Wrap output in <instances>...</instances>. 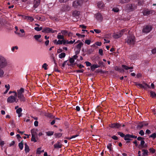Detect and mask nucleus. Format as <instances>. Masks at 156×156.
Here are the masks:
<instances>
[{
  "mask_svg": "<svg viewBox=\"0 0 156 156\" xmlns=\"http://www.w3.org/2000/svg\"><path fill=\"white\" fill-rule=\"evenodd\" d=\"M15 96L17 97L20 102H24L26 101V98L23 95L24 89L21 88L20 89L17 90V92H14Z\"/></svg>",
  "mask_w": 156,
  "mask_h": 156,
  "instance_id": "nucleus-1",
  "label": "nucleus"
},
{
  "mask_svg": "<svg viewBox=\"0 0 156 156\" xmlns=\"http://www.w3.org/2000/svg\"><path fill=\"white\" fill-rule=\"evenodd\" d=\"M135 37L133 35L128 36L125 39V42L128 44L130 45H134L135 43Z\"/></svg>",
  "mask_w": 156,
  "mask_h": 156,
  "instance_id": "nucleus-2",
  "label": "nucleus"
},
{
  "mask_svg": "<svg viewBox=\"0 0 156 156\" xmlns=\"http://www.w3.org/2000/svg\"><path fill=\"white\" fill-rule=\"evenodd\" d=\"M7 64L6 59L3 56L0 55V68H4L7 66Z\"/></svg>",
  "mask_w": 156,
  "mask_h": 156,
  "instance_id": "nucleus-3",
  "label": "nucleus"
},
{
  "mask_svg": "<svg viewBox=\"0 0 156 156\" xmlns=\"http://www.w3.org/2000/svg\"><path fill=\"white\" fill-rule=\"evenodd\" d=\"M18 101V99L17 98L15 95L9 96L7 99V102L9 103H13L14 102L17 103Z\"/></svg>",
  "mask_w": 156,
  "mask_h": 156,
  "instance_id": "nucleus-4",
  "label": "nucleus"
},
{
  "mask_svg": "<svg viewBox=\"0 0 156 156\" xmlns=\"http://www.w3.org/2000/svg\"><path fill=\"white\" fill-rule=\"evenodd\" d=\"M152 28V27L150 25L144 26L142 30V32L145 33H148L150 32Z\"/></svg>",
  "mask_w": 156,
  "mask_h": 156,
  "instance_id": "nucleus-5",
  "label": "nucleus"
},
{
  "mask_svg": "<svg viewBox=\"0 0 156 156\" xmlns=\"http://www.w3.org/2000/svg\"><path fill=\"white\" fill-rule=\"evenodd\" d=\"M126 31L127 30L126 29H123L117 34H114L113 35V37L115 38H119L122 36L124 32Z\"/></svg>",
  "mask_w": 156,
  "mask_h": 156,
  "instance_id": "nucleus-6",
  "label": "nucleus"
},
{
  "mask_svg": "<svg viewBox=\"0 0 156 156\" xmlns=\"http://www.w3.org/2000/svg\"><path fill=\"white\" fill-rule=\"evenodd\" d=\"M137 136H136L133 135H130L129 134H126L124 138V139L125 140H131V138L136 139Z\"/></svg>",
  "mask_w": 156,
  "mask_h": 156,
  "instance_id": "nucleus-7",
  "label": "nucleus"
},
{
  "mask_svg": "<svg viewBox=\"0 0 156 156\" xmlns=\"http://www.w3.org/2000/svg\"><path fill=\"white\" fill-rule=\"evenodd\" d=\"M82 4V1L80 0H76L74 1L73 2V6L74 8H77L79 6H80Z\"/></svg>",
  "mask_w": 156,
  "mask_h": 156,
  "instance_id": "nucleus-8",
  "label": "nucleus"
},
{
  "mask_svg": "<svg viewBox=\"0 0 156 156\" xmlns=\"http://www.w3.org/2000/svg\"><path fill=\"white\" fill-rule=\"evenodd\" d=\"M95 17L96 20L99 22H101L103 19V16L100 13H98L94 15Z\"/></svg>",
  "mask_w": 156,
  "mask_h": 156,
  "instance_id": "nucleus-9",
  "label": "nucleus"
},
{
  "mask_svg": "<svg viewBox=\"0 0 156 156\" xmlns=\"http://www.w3.org/2000/svg\"><path fill=\"white\" fill-rule=\"evenodd\" d=\"M55 31L53 30L52 29L48 27L44 28L42 30V32L45 33H54Z\"/></svg>",
  "mask_w": 156,
  "mask_h": 156,
  "instance_id": "nucleus-10",
  "label": "nucleus"
},
{
  "mask_svg": "<svg viewBox=\"0 0 156 156\" xmlns=\"http://www.w3.org/2000/svg\"><path fill=\"white\" fill-rule=\"evenodd\" d=\"M20 31L21 33H19L18 34V36L21 37H25L26 33L23 29H20Z\"/></svg>",
  "mask_w": 156,
  "mask_h": 156,
  "instance_id": "nucleus-11",
  "label": "nucleus"
},
{
  "mask_svg": "<svg viewBox=\"0 0 156 156\" xmlns=\"http://www.w3.org/2000/svg\"><path fill=\"white\" fill-rule=\"evenodd\" d=\"M121 126V125L118 123H114L109 125V127L112 128H118Z\"/></svg>",
  "mask_w": 156,
  "mask_h": 156,
  "instance_id": "nucleus-12",
  "label": "nucleus"
},
{
  "mask_svg": "<svg viewBox=\"0 0 156 156\" xmlns=\"http://www.w3.org/2000/svg\"><path fill=\"white\" fill-rule=\"evenodd\" d=\"M40 0H34V7L37 8L39 5L40 3Z\"/></svg>",
  "mask_w": 156,
  "mask_h": 156,
  "instance_id": "nucleus-13",
  "label": "nucleus"
},
{
  "mask_svg": "<svg viewBox=\"0 0 156 156\" xmlns=\"http://www.w3.org/2000/svg\"><path fill=\"white\" fill-rule=\"evenodd\" d=\"M80 14V12L77 11H75L73 12V16L76 18H78Z\"/></svg>",
  "mask_w": 156,
  "mask_h": 156,
  "instance_id": "nucleus-14",
  "label": "nucleus"
},
{
  "mask_svg": "<svg viewBox=\"0 0 156 156\" xmlns=\"http://www.w3.org/2000/svg\"><path fill=\"white\" fill-rule=\"evenodd\" d=\"M151 11L147 10H145L143 11V15H148L150 14H151Z\"/></svg>",
  "mask_w": 156,
  "mask_h": 156,
  "instance_id": "nucleus-15",
  "label": "nucleus"
},
{
  "mask_svg": "<svg viewBox=\"0 0 156 156\" xmlns=\"http://www.w3.org/2000/svg\"><path fill=\"white\" fill-rule=\"evenodd\" d=\"M5 87L6 89V90L4 92V94H5L10 89V87L9 85V84H8L5 85Z\"/></svg>",
  "mask_w": 156,
  "mask_h": 156,
  "instance_id": "nucleus-16",
  "label": "nucleus"
},
{
  "mask_svg": "<svg viewBox=\"0 0 156 156\" xmlns=\"http://www.w3.org/2000/svg\"><path fill=\"white\" fill-rule=\"evenodd\" d=\"M25 146V151L26 153L30 151V149L29 146L27 145V143L24 144Z\"/></svg>",
  "mask_w": 156,
  "mask_h": 156,
  "instance_id": "nucleus-17",
  "label": "nucleus"
},
{
  "mask_svg": "<svg viewBox=\"0 0 156 156\" xmlns=\"http://www.w3.org/2000/svg\"><path fill=\"white\" fill-rule=\"evenodd\" d=\"M100 67V66L97 64H94L91 66L90 67L91 70L92 71H94V69L96 68Z\"/></svg>",
  "mask_w": 156,
  "mask_h": 156,
  "instance_id": "nucleus-18",
  "label": "nucleus"
},
{
  "mask_svg": "<svg viewBox=\"0 0 156 156\" xmlns=\"http://www.w3.org/2000/svg\"><path fill=\"white\" fill-rule=\"evenodd\" d=\"M98 7L100 9L102 8L104 6V4L102 2H99L98 3Z\"/></svg>",
  "mask_w": 156,
  "mask_h": 156,
  "instance_id": "nucleus-19",
  "label": "nucleus"
},
{
  "mask_svg": "<svg viewBox=\"0 0 156 156\" xmlns=\"http://www.w3.org/2000/svg\"><path fill=\"white\" fill-rule=\"evenodd\" d=\"M122 68H123L124 69L126 70H127L129 69H132L133 68L132 67H129L124 65H122Z\"/></svg>",
  "mask_w": 156,
  "mask_h": 156,
  "instance_id": "nucleus-20",
  "label": "nucleus"
},
{
  "mask_svg": "<svg viewBox=\"0 0 156 156\" xmlns=\"http://www.w3.org/2000/svg\"><path fill=\"white\" fill-rule=\"evenodd\" d=\"M61 144L59 142H58L54 145V147L55 148H61Z\"/></svg>",
  "mask_w": 156,
  "mask_h": 156,
  "instance_id": "nucleus-21",
  "label": "nucleus"
},
{
  "mask_svg": "<svg viewBox=\"0 0 156 156\" xmlns=\"http://www.w3.org/2000/svg\"><path fill=\"white\" fill-rule=\"evenodd\" d=\"M61 34L60 33H58V35L57 36V38L59 39H63L64 38V36L62 35H61Z\"/></svg>",
  "mask_w": 156,
  "mask_h": 156,
  "instance_id": "nucleus-22",
  "label": "nucleus"
},
{
  "mask_svg": "<svg viewBox=\"0 0 156 156\" xmlns=\"http://www.w3.org/2000/svg\"><path fill=\"white\" fill-rule=\"evenodd\" d=\"M142 88L146 89L147 88H150V86L147 84L144 83L142 84Z\"/></svg>",
  "mask_w": 156,
  "mask_h": 156,
  "instance_id": "nucleus-23",
  "label": "nucleus"
},
{
  "mask_svg": "<svg viewBox=\"0 0 156 156\" xmlns=\"http://www.w3.org/2000/svg\"><path fill=\"white\" fill-rule=\"evenodd\" d=\"M142 151L143 152V156H147L148 155V152L147 150L143 149Z\"/></svg>",
  "mask_w": 156,
  "mask_h": 156,
  "instance_id": "nucleus-24",
  "label": "nucleus"
},
{
  "mask_svg": "<svg viewBox=\"0 0 156 156\" xmlns=\"http://www.w3.org/2000/svg\"><path fill=\"white\" fill-rule=\"evenodd\" d=\"M24 18L31 22L33 21L34 20V18L31 16H25Z\"/></svg>",
  "mask_w": 156,
  "mask_h": 156,
  "instance_id": "nucleus-25",
  "label": "nucleus"
},
{
  "mask_svg": "<svg viewBox=\"0 0 156 156\" xmlns=\"http://www.w3.org/2000/svg\"><path fill=\"white\" fill-rule=\"evenodd\" d=\"M31 135H34V136H37V133L36 131V130L34 129H32L31 130Z\"/></svg>",
  "mask_w": 156,
  "mask_h": 156,
  "instance_id": "nucleus-26",
  "label": "nucleus"
},
{
  "mask_svg": "<svg viewBox=\"0 0 156 156\" xmlns=\"http://www.w3.org/2000/svg\"><path fill=\"white\" fill-rule=\"evenodd\" d=\"M2 68H0V77H2L4 76V72Z\"/></svg>",
  "mask_w": 156,
  "mask_h": 156,
  "instance_id": "nucleus-27",
  "label": "nucleus"
},
{
  "mask_svg": "<svg viewBox=\"0 0 156 156\" xmlns=\"http://www.w3.org/2000/svg\"><path fill=\"white\" fill-rule=\"evenodd\" d=\"M83 45V44L82 42L79 43L77 45L76 48V49H79L81 50V47Z\"/></svg>",
  "mask_w": 156,
  "mask_h": 156,
  "instance_id": "nucleus-28",
  "label": "nucleus"
},
{
  "mask_svg": "<svg viewBox=\"0 0 156 156\" xmlns=\"http://www.w3.org/2000/svg\"><path fill=\"white\" fill-rule=\"evenodd\" d=\"M112 145L111 143H109L107 146V148L110 151L112 150Z\"/></svg>",
  "mask_w": 156,
  "mask_h": 156,
  "instance_id": "nucleus-29",
  "label": "nucleus"
},
{
  "mask_svg": "<svg viewBox=\"0 0 156 156\" xmlns=\"http://www.w3.org/2000/svg\"><path fill=\"white\" fill-rule=\"evenodd\" d=\"M66 56V54L64 52H62L58 56L59 58H62L65 57Z\"/></svg>",
  "mask_w": 156,
  "mask_h": 156,
  "instance_id": "nucleus-30",
  "label": "nucleus"
},
{
  "mask_svg": "<svg viewBox=\"0 0 156 156\" xmlns=\"http://www.w3.org/2000/svg\"><path fill=\"white\" fill-rule=\"evenodd\" d=\"M62 34L64 35H67L68 31L66 30H64L61 31V33Z\"/></svg>",
  "mask_w": 156,
  "mask_h": 156,
  "instance_id": "nucleus-31",
  "label": "nucleus"
},
{
  "mask_svg": "<svg viewBox=\"0 0 156 156\" xmlns=\"http://www.w3.org/2000/svg\"><path fill=\"white\" fill-rule=\"evenodd\" d=\"M150 96L152 98H154L156 97V94L154 92L151 91L150 92Z\"/></svg>",
  "mask_w": 156,
  "mask_h": 156,
  "instance_id": "nucleus-32",
  "label": "nucleus"
},
{
  "mask_svg": "<svg viewBox=\"0 0 156 156\" xmlns=\"http://www.w3.org/2000/svg\"><path fill=\"white\" fill-rule=\"evenodd\" d=\"M47 135L48 136L52 135L54 134V132L52 131H48L46 132Z\"/></svg>",
  "mask_w": 156,
  "mask_h": 156,
  "instance_id": "nucleus-33",
  "label": "nucleus"
},
{
  "mask_svg": "<svg viewBox=\"0 0 156 156\" xmlns=\"http://www.w3.org/2000/svg\"><path fill=\"white\" fill-rule=\"evenodd\" d=\"M18 146L19 148L21 150H22L23 149V143L22 142L19 143L18 144Z\"/></svg>",
  "mask_w": 156,
  "mask_h": 156,
  "instance_id": "nucleus-34",
  "label": "nucleus"
},
{
  "mask_svg": "<svg viewBox=\"0 0 156 156\" xmlns=\"http://www.w3.org/2000/svg\"><path fill=\"white\" fill-rule=\"evenodd\" d=\"M70 8L68 5H66L64 6V9L65 11H69Z\"/></svg>",
  "mask_w": 156,
  "mask_h": 156,
  "instance_id": "nucleus-35",
  "label": "nucleus"
},
{
  "mask_svg": "<svg viewBox=\"0 0 156 156\" xmlns=\"http://www.w3.org/2000/svg\"><path fill=\"white\" fill-rule=\"evenodd\" d=\"M41 37V35H36L34 36V37L36 40H38L39 38Z\"/></svg>",
  "mask_w": 156,
  "mask_h": 156,
  "instance_id": "nucleus-36",
  "label": "nucleus"
},
{
  "mask_svg": "<svg viewBox=\"0 0 156 156\" xmlns=\"http://www.w3.org/2000/svg\"><path fill=\"white\" fill-rule=\"evenodd\" d=\"M22 111V109L20 108L17 109L16 110V112L17 114H19Z\"/></svg>",
  "mask_w": 156,
  "mask_h": 156,
  "instance_id": "nucleus-37",
  "label": "nucleus"
},
{
  "mask_svg": "<svg viewBox=\"0 0 156 156\" xmlns=\"http://www.w3.org/2000/svg\"><path fill=\"white\" fill-rule=\"evenodd\" d=\"M34 29L37 31H40L42 29V28L41 27H36L34 28Z\"/></svg>",
  "mask_w": 156,
  "mask_h": 156,
  "instance_id": "nucleus-38",
  "label": "nucleus"
},
{
  "mask_svg": "<svg viewBox=\"0 0 156 156\" xmlns=\"http://www.w3.org/2000/svg\"><path fill=\"white\" fill-rule=\"evenodd\" d=\"M144 144L145 142L143 140L141 141L140 145H141L142 148H145V146L144 145Z\"/></svg>",
  "mask_w": 156,
  "mask_h": 156,
  "instance_id": "nucleus-39",
  "label": "nucleus"
},
{
  "mask_svg": "<svg viewBox=\"0 0 156 156\" xmlns=\"http://www.w3.org/2000/svg\"><path fill=\"white\" fill-rule=\"evenodd\" d=\"M41 147L38 148L37 149V151H36L37 154H41Z\"/></svg>",
  "mask_w": 156,
  "mask_h": 156,
  "instance_id": "nucleus-40",
  "label": "nucleus"
},
{
  "mask_svg": "<svg viewBox=\"0 0 156 156\" xmlns=\"http://www.w3.org/2000/svg\"><path fill=\"white\" fill-rule=\"evenodd\" d=\"M36 136H34V135H32V136L31 140L34 142H36L37 140H36Z\"/></svg>",
  "mask_w": 156,
  "mask_h": 156,
  "instance_id": "nucleus-41",
  "label": "nucleus"
},
{
  "mask_svg": "<svg viewBox=\"0 0 156 156\" xmlns=\"http://www.w3.org/2000/svg\"><path fill=\"white\" fill-rule=\"evenodd\" d=\"M54 63L55 64V68H54V70L55 71H56V72H60V71L57 69V64L55 61H54Z\"/></svg>",
  "mask_w": 156,
  "mask_h": 156,
  "instance_id": "nucleus-42",
  "label": "nucleus"
},
{
  "mask_svg": "<svg viewBox=\"0 0 156 156\" xmlns=\"http://www.w3.org/2000/svg\"><path fill=\"white\" fill-rule=\"evenodd\" d=\"M54 135L56 137H59L62 136V134L61 133H58L55 134Z\"/></svg>",
  "mask_w": 156,
  "mask_h": 156,
  "instance_id": "nucleus-43",
  "label": "nucleus"
},
{
  "mask_svg": "<svg viewBox=\"0 0 156 156\" xmlns=\"http://www.w3.org/2000/svg\"><path fill=\"white\" fill-rule=\"evenodd\" d=\"M150 137L151 138L154 139L156 137V134L155 133H154L152 134L151 135Z\"/></svg>",
  "mask_w": 156,
  "mask_h": 156,
  "instance_id": "nucleus-44",
  "label": "nucleus"
},
{
  "mask_svg": "<svg viewBox=\"0 0 156 156\" xmlns=\"http://www.w3.org/2000/svg\"><path fill=\"white\" fill-rule=\"evenodd\" d=\"M130 0H120V2L122 3H126L129 2Z\"/></svg>",
  "mask_w": 156,
  "mask_h": 156,
  "instance_id": "nucleus-45",
  "label": "nucleus"
},
{
  "mask_svg": "<svg viewBox=\"0 0 156 156\" xmlns=\"http://www.w3.org/2000/svg\"><path fill=\"white\" fill-rule=\"evenodd\" d=\"M48 65L46 63H44L42 66V68H44L45 70H47V66Z\"/></svg>",
  "mask_w": 156,
  "mask_h": 156,
  "instance_id": "nucleus-46",
  "label": "nucleus"
},
{
  "mask_svg": "<svg viewBox=\"0 0 156 156\" xmlns=\"http://www.w3.org/2000/svg\"><path fill=\"white\" fill-rule=\"evenodd\" d=\"M129 8H130V10H133L134 9V5L131 4L129 5Z\"/></svg>",
  "mask_w": 156,
  "mask_h": 156,
  "instance_id": "nucleus-47",
  "label": "nucleus"
},
{
  "mask_svg": "<svg viewBox=\"0 0 156 156\" xmlns=\"http://www.w3.org/2000/svg\"><path fill=\"white\" fill-rule=\"evenodd\" d=\"M74 59L72 57L70 58L69 59V61L71 64H73L74 62Z\"/></svg>",
  "mask_w": 156,
  "mask_h": 156,
  "instance_id": "nucleus-48",
  "label": "nucleus"
},
{
  "mask_svg": "<svg viewBox=\"0 0 156 156\" xmlns=\"http://www.w3.org/2000/svg\"><path fill=\"white\" fill-rule=\"evenodd\" d=\"M112 11L115 12H118L119 11V9L117 8H114L112 9Z\"/></svg>",
  "mask_w": 156,
  "mask_h": 156,
  "instance_id": "nucleus-49",
  "label": "nucleus"
},
{
  "mask_svg": "<svg viewBox=\"0 0 156 156\" xmlns=\"http://www.w3.org/2000/svg\"><path fill=\"white\" fill-rule=\"evenodd\" d=\"M118 134L120 135L122 137H124L125 136V135L122 133L121 132H118Z\"/></svg>",
  "mask_w": 156,
  "mask_h": 156,
  "instance_id": "nucleus-50",
  "label": "nucleus"
},
{
  "mask_svg": "<svg viewBox=\"0 0 156 156\" xmlns=\"http://www.w3.org/2000/svg\"><path fill=\"white\" fill-rule=\"evenodd\" d=\"M18 48L17 46H15L13 47L12 48L11 50L12 51H14L15 49L17 50L18 49Z\"/></svg>",
  "mask_w": 156,
  "mask_h": 156,
  "instance_id": "nucleus-51",
  "label": "nucleus"
},
{
  "mask_svg": "<svg viewBox=\"0 0 156 156\" xmlns=\"http://www.w3.org/2000/svg\"><path fill=\"white\" fill-rule=\"evenodd\" d=\"M139 133L142 136H143L144 134V132L142 130H140L139 132Z\"/></svg>",
  "mask_w": 156,
  "mask_h": 156,
  "instance_id": "nucleus-52",
  "label": "nucleus"
},
{
  "mask_svg": "<svg viewBox=\"0 0 156 156\" xmlns=\"http://www.w3.org/2000/svg\"><path fill=\"white\" fill-rule=\"evenodd\" d=\"M84 70L83 69H81L80 70H76V72L77 73H82L83 72Z\"/></svg>",
  "mask_w": 156,
  "mask_h": 156,
  "instance_id": "nucleus-53",
  "label": "nucleus"
},
{
  "mask_svg": "<svg viewBox=\"0 0 156 156\" xmlns=\"http://www.w3.org/2000/svg\"><path fill=\"white\" fill-rule=\"evenodd\" d=\"M149 150L150 151L152 152V153H155V150L152 148H150L149 149Z\"/></svg>",
  "mask_w": 156,
  "mask_h": 156,
  "instance_id": "nucleus-54",
  "label": "nucleus"
},
{
  "mask_svg": "<svg viewBox=\"0 0 156 156\" xmlns=\"http://www.w3.org/2000/svg\"><path fill=\"white\" fill-rule=\"evenodd\" d=\"M91 41L90 40H87L85 41V43L88 45H89Z\"/></svg>",
  "mask_w": 156,
  "mask_h": 156,
  "instance_id": "nucleus-55",
  "label": "nucleus"
},
{
  "mask_svg": "<svg viewBox=\"0 0 156 156\" xmlns=\"http://www.w3.org/2000/svg\"><path fill=\"white\" fill-rule=\"evenodd\" d=\"M143 126H144V123H140L138 125V126L141 128Z\"/></svg>",
  "mask_w": 156,
  "mask_h": 156,
  "instance_id": "nucleus-56",
  "label": "nucleus"
},
{
  "mask_svg": "<svg viewBox=\"0 0 156 156\" xmlns=\"http://www.w3.org/2000/svg\"><path fill=\"white\" fill-rule=\"evenodd\" d=\"M85 63L87 66H90L91 65V63L89 62L86 61Z\"/></svg>",
  "mask_w": 156,
  "mask_h": 156,
  "instance_id": "nucleus-57",
  "label": "nucleus"
},
{
  "mask_svg": "<svg viewBox=\"0 0 156 156\" xmlns=\"http://www.w3.org/2000/svg\"><path fill=\"white\" fill-rule=\"evenodd\" d=\"M94 31L97 34H99L101 32V31L98 29H94Z\"/></svg>",
  "mask_w": 156,
  "mask_h": 156,
  "instance_id": "nucleus-58",
  "label": "nucleus"
},
{
  "mask_svg": "<svg viewBox=\"0 0 156 156\" xmlns=\"http://www.w3.org/2000/svg\"><path fill=\"white\" fill-rule=\"evenodd\" d=\"M76 35L79 37H85V35H81L79 33L76 34Z\"/></svg>",
  "mask_w": 156,
  "mask_h": 156,
  "instance_id": "nucleus-59",
  "label": "nucleus"
},
{
  "mask_svg": "<svg viewBox=\"0 0 156 156\" xmlns=\"http://www.w3.org/2000/svg\"><path fill=\"white\" fill-rule=\"evenodd\" d=\"M62 44V40H58L56 43V44Z\"/></svg>",
  "mask_w": 156,
  "mask_h": 156,
  "instance_id": "nucleus-60",
  "label": "nucleus"
},
{
  "mask_svg": "<svg viewBox=\"0 0 156 156\" xmlns=\"http://www.w3.org/2000/svg\"><path fill=\"white\" fill-rule=\"evenodd\" d=\"M99 53L101 55H103V50L101 49H100L99 50Z\"/></svg>",
  "mask_w": 156,
  "mask_h": 156,
  "instance_id": "nucleus-61",
  "label": "nucleus"
},
{
  "mask_svg": "<svg viewBox=\"0 0 156 156\" xmlns=\"http://www.w3.org/2000/svg\"><path fill=\"white\" fill-rule=\"evenodd\" d=\"M69 0H58L60 3H65L68 1Z\"/></svg>",
  "mask_w": 156,
  "mask_h": 156,
  "instance_id": "nucleus-62",
  "label": "nucleus"
},
{
  "mask_svg": "<svg viewBox=\"0 0 156 156\" xmlns=\"http://www.w3.org/2000/svg\"><path fill=\"white\" fill-rule=\"evenodd\" d=\"M47 116L51 119L54 118L53 116L51 114H48L47 115Z\"/></svg>",
  "mask_w": 156,
  "mask_h": 156,
  "instance_id": "nucleus-63",
  "label": "nucleus"
},
{
  "mask_svg": "<svg viewBox=\"0 0 156 156\" xmlns=\"http://www.w3.org/2000/svg\"><path fill=\"white\" fill-rule=\"evenodd\" d=\"M77 50L75 51V54L76 55H77L78 54L80 51V49H77Z\"/></svg>",
  "mask_w": 156,
  "mask_h": 156,
  "instance_id": "nucleus-64",
  "label": "nucleus"
}]
</instances>
